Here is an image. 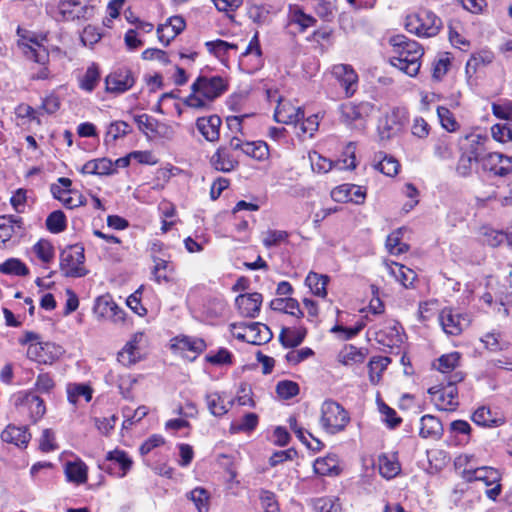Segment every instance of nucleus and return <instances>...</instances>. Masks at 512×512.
<instances>
[{"label": "nucleus", "mask_w": 512, "mask_h": 512, "mask_svg": "<svg viewBox=\"0 0 512 512\" xmlns=\"http://www.w3.org/2000/svg\"><path fill=\"white\" fill-rule=\"evenodd\" d=\"M228 87V80L220 75H200L192 83V93L184 99V104L194 109H207Z\"/></svg>", "instance_id": "1"}, {"label": "nucleus", "mask_w": 512, "mask_h": 512, "mask_svg": "<svg viewBox=\"0 0 512 512\" xmlns=\"http://www.w3.org/2000/svg\"><path fill=\"white\" fill-rule=\"evenodd\" d=\"M389 43L393 47V55L390 63L409 76H416L421 67L423 48L415 40L408 39L404 35H396L390 38Z\"/></svg>", "instance_id": "2"}, {"label": "nucleus", "mask_w": 512, "mask_h": 512, "mask_svg": "<svg viewBox=\"0 0 512 512\" xmlns=\"http://www.w3.org/2000/svg\"><path fill=\"white\" fill-rule=\"evenodd\" d=\"M16 35L18 37L17 47L27 59L40 65L48 63L49 52L43 45V41L46 40L45 35H37L35 32L20 26L17 27Z\"/></svg>", "instance_id": "3"}, {"label": "nucleus", "mask_w": 512, "mask_h": 512, "mask_svg": "<svg viewBox=\"0 0 512 512\" xmlns=\"http://www.w3.org/2000/svg\"><path fill=\"white\" fill-rule=\"evenodd\" d=\"M350 416L345 408L334 400H325L321 405L320 425L328 434H336L345 429Z\"/></svg>", "instance_id": "4"}, {"label": "nucleus", "mask_w": 512, "mask_h": 512, "mask_svg": "<svg viewBox=\"0 0 512 512\" xmlns=\"http://www.w3.org/2000/svg\"><path fill=\"white\" fill-rule=\"evenodd\" d=\"M441 27V19L427 9L408 15L405 21L407 31L420 37H433L438 34Z\"/></svg>", "instance_id": "5"}, {"label": "nucleus", "mask_w": 512, "mask_h": 512, "mask_svg": "<svg viewBox=\"0 0 512 512\" xmlns=\"http://www.w3.org/2000/svg\"><path fill=\"white\" fill-rule=\"evenodd\" d=\"M465 374L462 371H456L446 376L447 384L445 386H434L429 388L428 393L436 397V404L441 410L452 411L458 406L457 383L464 380Z\"/></svg>", "instance_id": "6"}, {"label": "nucleus", "mask_w": 512, "mask_h": 512, "mask_svg": "<svg viewBox=\"0 0 512 512\" xmlns=\"http://www.w3.org/2000/svg\"><path fill=\"white\" fill-rule=\"evenodd\" d=\"M84 247L80 244L69 245L60 253V269L66 277L80 278L87 275L84 266Z\"/></svg>", "instance_id": "7"}, {"label": "nucleus", "mask_w": 512, "mask_h": 512, "mask_svg": "<svg viewBox=\"0 0 512 512\" xmlns=\"http://www.w3.org/2000/svg\"><path fill=\"white\" fill-rule=\"evenodd\" d=\"M372 110L373 106L368 102L342 104L340 106L341 121L350 128L362 130L365 125V119Z\"/></svg>", "instance_id": "8"}, {"label": "nucleus", "mask_w": 512, "mask_h": 512, "mask_svg": "<svg viewBox=\"0 0 512 512\" xmlns=\"http://www.w3.org/2000/svg\"><path fill=\"white\" fill-rule=\"evenodd\" d=\"M133 464L128 454L119 449L107 453L105 460L99 467L111 475L123 478L129 472Z\"/></svg>", "instance_id": "9"}, {"label": "nucleus", "mask_w": 512, "mask_h": 512, "mask_svg": "<svg viewBox=\"0 0 512 512\" xmlns=\"http://www.w3.org/2000/svg\"><path fill=\"white\" fill-rule=\"evenodd\" d=\"M439 322L446 334L457 336L470 325L471 319L468 314L459 313L452 308H444L439 314Z\"/></svg>", "instance_id": "10"}, {"label": "nucleus", "mask_w": 512, "mask_h": 512, "mask_svg": "<svg viewBox=\"0 0 512 512\" xmlns=\"http://www.w3.org/2000/svg\"><path fill=\"white\" fill-rule=\"evenodd\" d=\"M13 398L15 407L27 409L34 422L39 420L46 412L43 399L31 390L20 391Z\"/></svg>", "instance_id": "11"}, {"label": "nucleus", "mask_w": 512, "mask_h": 512, "mask_svg": "<svg viewBox=\"0 0 512 512\" xmlns=\"http://www.w3.org/2000/svg\"><path fill=\"white\" fill-rule=\"evenodd\" d=\"M481 166L494 176L505 177L512 172V156L491 152L481 158Z\"/></svg>", "instance_id": "12"}, {"label": "nucleus", "mask_w": 512, "mask_h": 512, "mask_svg": "<svg viewBox=\"0 0 512 512\" xmlns=\"http://www.w3.org/2000/svg\"><path fill=\"white\" fill-rule=\"evenodd\" d=\"M58 11L64 21L89 19L94 8L82 3V0H60Z\"/></svg>", "instance_id": "13"}, {"label": "nucleus", "mask_w": 512, "mask_h": 512, "mask_svg": "<svg viewBox=\"0 0 512 512\" xmlns=\"http://www.w3.org/2000/svg\"><path fill=\"white\" fill-rule=\"evenodd\" d=\"M135 83L130 69L122 67L114 70L105 78L106 91L109 93H124Z\"/></svg>", "instance_id": "14"}, {"label": "nucleus", "mask_w": 512, "mask_h": 512, "mask_svg": "<svg viewBox=\"0 0 512 512\" xmlns=\"http://www.w3.org/2000/svg\"><path fill=\"white\" fill-rule=\"evenodd\" d=\"M332 75L344 89L345 96H353L358 86V75L352 66L347 64L334 65L332 68Z\"/></svg>", "instance_id": "15"}, {"label": "nucleus", "mask_w": 512, "mask_h": 512, "mask_svg": "<svg viewBox=\"0 0 512 512\" xmlns=\"http://www.w3.org/2000/svg\"><path fill=\"white\" fill-rule=\"evenodd\" d=\"M331 197L336 202L362 204L365 201L366 192L361 186L343 184L331 191Z\"/></svg>", "instance_id": "16"}, {"label": "nucleus", "mask_w": 512, "mask_h": 512, "mask_svg": "<svg viewBox=\"0 0 512 512\" xmlns=\"http://www.w3.org/2000/svg\"><path fill=\"white\" fill-rule=\"evenodd\" d=\"M263 297L258 292L241 294L236 297L235 303L241 315L255 318L260 312Z\"/></svg>", "instance_id": "17"}, {"label": "nucleus", "mask_w": 512, "mask_h": 512, "mask_svg": "<svg viewBox=\"0 0 512 512\" xmlns=\"http://www.w3.org/2000/svg\"><path fill=\"white\" fill-rule=\"evenodd\" d=\"M461 476L467 482L482 481L486 486L493 485L500 480L499 472L492 467L486 466L464 469Z\"/></svg>", "instance_id": "18"}, {"label": "nucleus", "mask_w": 512, "mask_h": 512, "mask_svg": "<svg viewBox=\"0 0 512 512\" xmlns=\"http://www.w3.org/2000/svg\"><path fill=\"white\" fill-rule=\"evenodd\" d=\"M3 442L13 444L19 448H26L31 439L27 426H15L9 424L1 433Z\"/></svg>", "instance_id": "19"}, {"label": "nucleus", "mask_w": 512, "mask_h": 512, "mask_svg": "<svg viewBox=\"0 0 512 512\" xmlns=\"http://www.w3.org/2000/svg\"><path fill=\"white\" fill-rule=\"evenodd\" d=\"M50 191L66 208L73 209L85 204V198L78 191L64 189L57 184H52Z\"/></svg>", "instance_id": "20"}, {"label": "nucleus", "mask_w": 512, "mask_h": 512, "mask_svg": "<svg viewBox=\"0 0 512 512\" xmlns=\"http://www.w3.org/2000/svg\"><path fill=\"white\" fill-rule=\"evenodd\" d=\"M186 23L181 16H172L168 23L160 25L157 28V34L160 42L168 45L172 39L185 29Z\"/></svg>", "instance_id": "21"}, {"label": "nucleus", "mask_w": 512, "mask_h": 512, "mask_svg": "<svg viewBox=\"0 0 512 512\" xmlns=\"http://www.w3.org/2000/svg\"><path fill=\"white\" fill-rule=\"evenodd\" d=\"M221 123V118L218 115H211L198 118L196 127L207 141L214 142L219 139Z\"/></svg>", "instance_id": "22"}, {"label": "nucleus", "mask_w": 512, "mask_h": 512, "mask_svg": "<svg viewBox=\"0 0 512 512\" xmlns=\"http://www.w3.org/2000/svg\"><path fill=\"white\" fill-rule=\"evenodd\" d=\"M274 119L279 123L297 125L304 119V112L301 108H296L289 103L279 101L274 112Z\"/></svg>", "instance_id": "23"}, {"label": "nucleus", "mask_w": 512, "mask_h": 512, "mask_svg": "<svg viewBox=\"0 0 512 512\" xmlns=\"http://www.w3.org/2000/svg\"><path fill=\"white\" fill-rule=\"evenodd\" d=\"M247 342L254 345H262L272 339V332L270 328L260 322L248 323L247 329Z\"/></svg>", "instance_id": "24"}, {"label": "nucleus", "mask_w": 512, "mask_h": 512, "mask_svg": "<svg viewBox=\"0 0 512 512\" xmlns=\"http://www.w3.org/2000/svg\"><path fill=\"white\" fill-rule=\"evenodd\" d=\"M419 435L422 438L439 439L443 434V426L438 418L433 415H424L420 420Z\"/></svg>", "instance_id": "25"}, {"label": "nucleus", "mask_w": 512, "mask_h": 512, "mask_svg": "<svg viewBox=\"0 0 512 512\" xmlns=\"http://www.w3.org/2000/svg\"><path fill=\"white\" fill-rule=\"evenodd\" d=\"M114 164L110 159L107 158H99L87 161L80 172L82 174H90V175H109L112 174L115 169L113 168Z\"/></svg>", "instance_id": "26"}, {"label": "nucleus", "mask_w": 512, "mask_h": 512, "mask_svg": "<svg viewBox=\"0 0 512 512\" xmlns=\"http://www.w3.org/2000/svg\"><path fill=\"white\" fill-rule=\"evenodd\" d=\"M314 472L321 476L338 475L340 468L338 465V458L335 454H329L326 457L317 458L314 461Z\"/></svg>", "instance_id": "27"}, {"label": "nucleus", "mask_w": 512, "mask_h": 512, "mask_svg": "<svg viewBox=\"0 0 512 512\" xmlns=\"http://www.w3.org/2000/svg\"><path fill=\"white\" fill-rule=\"evenodd\" d=\"M374 162L375 169L379 170L386 176L394 177L399 172L400 164L397 159L392 156H388L380 152L375 156Z\"/></svg>", "instance_id": "28"}, {"label": "nucleus", "mask_w": 512, "mask_h": 512, "mask_svg": "<svg viewBox=\"0 0 512 512\" xmlns=\"http://www.w3.org/2000/svg\"><path fill=\"white\" fill-rule=\"evenodd\" d=\"M305 335V329L284 327L280 332L279 341L285 348H294L303 342Z\"/></svg>", "instance_id": "29"}, {"label": "nucleus", "mask_w": 512, "mask_h": 512, "mask_svg": "<svg viewBox=\"0 0 512 512\" xmlns=\"http://www.w3.org/2000/svg\"><path fill=\"white\" fill-rule=\"evenodd\" d=\"M67 398L68 401L76 405L81 397L86 402L91 401L93 390L90 385L85 383H70L67 385Z\"/></svg>", "instance_id": "30"}, {"label": "nucleus", "mask_w": 512, "mask_h": 512, "mask_svg": "<svg viewBox=\"0 0 512 512\" xmlns=\"http://www.w3.org/2000/svg\"><path fill=\"white\" fill-rule=\"evenodd\" d=\"M22 219L14 216H0V243L8 242L15 233V227L21 229Z\"/></svg>", "instance_id": "31"}, {"label": "nucleus", "mask_w": 512, "mask_h": 512, "mask_svg": "<svg viewBox=\"0 0 512 512\" xmlns=\"http://www.w3.org/2000/svg\"><path fill=\"white\" fill-rule=\"evenodd\" d=\"M328 281L329 277L327 275L315 272H310L305 279V283L311 292L318 297H325L327 295L326 286Z\"/></svg>", "instance_id": "32"}, {"label": "nucleus", "mask_w": 512, "mask_h": 512, "mask_svg": "<svg viewBox=\"0 0 512 512\" xmlns=\"http://www.w3.org/2000/svg\"><path fill=\"white\" fill-rule=\"evenodd\" d=\"M483 242L491 247H498L503 243L511 244L512 237H508V233L502 230H496L489 227H484L482 230Z\"/></svg>", "instance_id": "33"}, {"label": "nucleus", "mask_w": 512, "mask_h": 512, "mask_svg": "<svg viewBox=\"0 0 512 512\" xmlns=\"http://www.w3.org/2000/svg\"><path fill=\"white\" fill-rule=\"evenodd\" d=\"M390 273L399 281L404 287L408 288L413 285L416 279V273L399 263H393L390 267Z\"/></svg>", "instance_id": "34"}, {"label": "nucleus", "mask_w": 512, "mask_h": 512, "mask_svg": "<svg viewBox=\"0 0 512 512\" xmlns=\"http://www.w3.org/2000/svg\"><path fill=\"white\" fill-rule=\"evenodd\" d=\"M143 334H137L134 339L129 341L124 348L118 353V361L123 365L129 366L136 363L138 358L137 350V339L142 338Z\"/></svg>", "instance_id": "35"}, {"label": "nucleus", "mask_w": 512, "mask_h": 512, "mask_svg": "<svg viewBox=\"0 0 512 512\" xmlns=\"http://www.w3.org/2000/svg\"><path fill=\"white\" fill-rule=\"evenodd\" d=\"M461 354L459 352H451L444 354L437 359V369L442 374H453L455 369L459 366Z\"/></svg>", "instance_id": "36"}, {"label": "nucleus", "mask_w": 512, "mask_h": 512, "mask_svg": "<svg viewBox=\"0 0 512 512\" xmlns=\"http://www.w3.org/2000/svg\"><path fill=\"white\" fill-rule=\"evenodd\" d=\"M65 474L69 481L78 484L84 483L87 480V468L83 462H68Z\"/></svg>", "instance_id": "37"}, {"label": "nucleus", "mask_w": 512, "mask_h": 512, "mask_svg": "<svg viewBox=\"0 0 512 512\" xmlns=\"http://www.w3.org/2000/svg\"><path fill=\"white\" fill-rule=\"evenodd\" d=\"M378 462L379 472L386 479H392L400 472L399 463L385 454L379 456Z\"/></svg>", "instance_id": "38"}, {"label": "nucleus", "mask_w": 512, "mask_h": 512, "mask_svg": "<svg viewBox=\"0 0 512 512\" xmlns=\"http://www.w3.org/2000/svg\"><path fill=\"white\" fill-rule=\"evenodd\" d=\"M402 239V229H398L393 231L390 235H388L386 239V248L393 255H400L409 250V245L403 243Z\"/></svg>", "instance_id": "39"}, {"label": "nucleus", "mask_w": 512, "mask_h": 512, "mask_svg": "<svg viewBox=\"0 0 512 512\" xmlns=\"http://www.w3.org/2000/svg\"><path fill=\"white\" fill-rule=\"evenodd\" d=\"M467 140L469 142V146L465 152L474 158L481 159L484 156L482 154L486 150L485 143L488 141L487 136L472 134L467 137Z\"/></svg>", "instance_id": "40"}, {"label": "nucleus", "mask_w": 512, "mask_h": 512, "mask_svg": "<svg viewBox=\"0 0 512 512\" xmlns=\"http://www.w3.org/2000/svg\"><path fill=\"white\" fill-rule=\"evenodd\" d=\"M243 153L256 160H264L268 157L269 150L265 142H245Z\"/></svg>", "instance_id": "41"}, {"label": "nucleus", "mask_w": 512, "mask_h": 512, "mask_svg": "<svg viewBox=\"0 0 512 512\" xmlns=\"http://www.w3.org/2000/svg\"><path fill=\"white\" fill-rule=\"evenodd\" d=\"M211 162L217 170L223 172H229L233 170L236 165V162L232 160L226 151L222 148H219L212 156Z\"/></svg>", "instance_id": "42"}, {"label": "nucleus", "mask_w": 512, "mask_h": 512, "mask_svg": "<svg viewBox=\"0 0 512 512\" xmlns=\"http://www.w3.org/2000/svg\"><path fill=\"white\" fill-rule=\"evenodd\" d=\"M52 349L58 350L54 344L48 342L31 344L28 348L27 355L35 361L47 363L48 359L43 353L52 352Z\"/></svg>", "instance_id": "43"}, {"label": "nucleus", "mask_w": 512, "mask_h": 512, "mask_svg": "<svg viewBox=\"0 0 512 512\" xmlns=\"http://www.w3.org/2000/svg\"><path fill=\"white\" fill-rule=\"evenodd\" d=\"M0 272L4 274L26 276L29 273V269L19 259L11 258L0 264Z\"/></svg>", "instance_id": "44"}, {"label": "nucleus", "mask_w": 512, "mask_h": 512, "mask_svg": "<svg viewBox=\"0 0 512 512\" xmlns=\"http://www.w3.org/2000/svg\"><path fill=\"white\" fill-rule=\"evenodd\" d=\"M316 512H341V504L337 498L321 497L312 500Z\"/></svg>", "instance_id": "45"}, {"label": "nucleus", "mask_w": 512, "mask_h": 512, "mask_svg": "<svg viewBox=\"0 0 512 512\" xmlns=\"http://www.w3.org/2000/svg\"><path fill=\"white\" fill-rule=\"evenodd\" d=\"M99 80L100 73L98 66L96 64H92L87 68L83 78L81 79L80 87L87 92H91L95 89Z\"/></svg>", "instance_id": "46"}, {"label": "nucleus", "mask_w": 512, "mask_h": 512, "mask_svg": "<svg viewBox=\"0 0 512 512\" xmlns=\"http://www.w3.org/2000/svg\"><path fill=\"white\" fill-rule=\"evenodd\" d=\"M46 228L54 234L66 229V217L61 210L50 213L46 219Z\"/></svg>", "instance_id": "47"}, {"label": "nucleus", "mask_w": 512, "mask_h": 512, "mask_svg": "<svg viewBox=\"0 0 512 512\" xmlns=\"http://www.w3.org/2000/svg\"><path fill=\"white\" fill-rule=\"evenodd\" d=\"M206 402L210 413L214 416H222L228 412V407L224 403V399L218 393H210L206 395Z\"/></svg>", "instance_id": "48"}, {"label": "nucleus", "mask_w": 512, "mask_h": 512, "mask_svg": "<svg viewBox=\"0 0 512 512\" xmlns=\"http://www.w3.org/2000/svg\"><path fill=\"white\" fill-rule=\"evenodd\" d=\"M131 132V126L124 121H114L112 122L105 136V142H109L110 140L115 141L120 137H124L125 135Z\"/></svg>", "instance_id": "49"}, {"label": "nucleus", "mask_w": 512, "mask_h": 512, "mask_svg": "<svg viewBox=\"0 0 512 512\" xmlns=\"http://www.w3.org/2000/svg\"><path fill=\"white\" fill-rule=\"evenodd\" d=\"M492 59H493V55L488 52L473 54L466 63V73L469 76H472V74L476 73L477 69L481 65H486V64L491 63Z\"/></svg>", "instance_id": "50"}, {"label": "nucleus", "mask_w": 512, "mask_h": 512, "mask_svg": "<svg viewBox=\"0 0 512 512\" xmlns=\"http://www.w3.org/2000/svg\"><path fill=\"white\" fill-rule=\"evenodd\" d=\"M472 420L475 424L484 427L496 426L498 423V421L493 417L491 410L485 406L478 408L473 413Z\"/></svg>", "instance_id": "51"}, {"label": "nucleus", "mask_w": 512, "mask_h": 512, "mask_svg": "<svg viewBox=\"0 0 512 512\" xmlns=\"http://www.w3.org/2000/svg\"><path fill=\"white\" fill-rule=\"evenodd\" d=\"M288 233L282 230H267L262 233V242L266 248L278 246L283 242H286Z\"/></svg>", "instance_id": "52"}, {"label": "nucleus", "mask_w": 512, "mask_h": 512, "mask_svg": "<svg viewBox=\"0 0 512 512\" xmlns=\"http://www.w3.org/2000/svg\"><path fill=\"white\" fill-rule=\"evenodd\" d=\"M437 115L442 127L447 131L455 132L459 128L458 122L456 121L453 113L448 108L439 106L437 108Z\"/></svg>", "instance_id": "53"}, {"label": "nucleus", "mask_w": 512, "mask_h": 512, "mask_svg": "<svg viewBox=\"0 0 512 512\" xmlns=\"http://www.w3.org/2000/svg\"><path fill=\"white\" fill-rule=\"evenodd\" d=\"M258 424V416L255 413H246L239 422L231 424V431L234 433L241 431H252Z\"/></svg>", "instance_id": "54"}, {"label": "nucleus", "mask_w": 512, "mask_h": 512, "mask_svg": "<svg viewBox=\"0 0 512 512\" xmlns=\"http://www.w3.org/2000/svg\"><path fill=\"white\" fill-rule=\"evenodd\" d=\"M276 392L282 399H290L299 393V385L290 380H283L277 383Z\"/></svg>", "instance_id": "55"}, {"label": "nucleus", "mask_w": 512, "mask_h": 512, "mask_svg": "<svg viewBox=\"0 0 512 512\" xmlns=\"http://www.w3.org/2000/svg\"><path fill=\"white\" fill-rule=\"evenodd\" d=\"M37 257L44 263H49L54 257L52 244L47 240H39L33 247Z\"/></svg>", "instance_id": "56"}, {"label": "nucleus", "mask_w": 512, "mask_h": 512, "mask_svg": "<svg viewBox=\"0 0 512 512\" xmlns=\"http://www.w3.org/2000/svg\"><path fill=\"white\" fill-rule=\"evenodd\" d=\"M340 361L345 364L349 365L352 363H360L364 361V354L358 350L356 347L350 345L345 347L339 355Z\"/></svg>", "instance_id": "57"}, {"label": "nucleus", "mask_w": 512, "mask_h": 512, "mask_svg": "<svg viewBox=\"0 0 512 512\" xmlns=\"http://www.w3.org/2000/svg\"><path fill=\"white\" fill-rule=\"evenodd\" d=\"M478 162L481 163V159L474 158L473 156L464 152L458 161L456 167L457 173L463 177L469 176L472 172L474 164Z\"/></svg>", "instance_id": "58"}, {"label": "nucleus", "mask_w": 512, "mask_h": 512, "mask_svg": "<svg viewBox=\"0 0 512 512\" xmlns=\"http://www.w3.org/2000/svg\"><path fill=\"white\" fill-rule=\"evenodd\" d=\"M205 45L208 51L218 58L224 56L230 49H237L236 44L229 43L221 39L208 41L205 43Z\"/></svg>", "instance_id": "59"}, {"label": "nucleus", "mask_w": 512, "mask_h": 512, "mask_svg": "<svg viewBox=\"0 0 512 512\" xmlns=\"http://www.w3.org/2000/svg\"><path fill=\"white\" fill-rule=\"evenodd\" d=\"M309 159L313 171L318 173H326L332 169V162L329 159L321 156L316 151L309 153Z\"/></svg>", "instance_id": "60"}, {"label": "nucleus", "mask_w": 512, "mask_h": 512, "mask_svg": "<svg viewBox=\"0 0 512 512\" xmlns=\"http://www.w3.org/2000/svg\"><path fill=\"white\" fill-rule=\"evenodd\" d=\"M188 497L195 504L199 512L208 510V494L203 488H195L189 492Z\"/></svg>", "instance_id": "61"}, {"label": "nucleus", "mask_w": 512, "mask_h": 512, "mask_svg": "<svg viewBox=\"0 0 512 512\" xmlns=\"http://www.w3.org/2000/svg\"><path fill=\"white\" fill-rule=\"evenodd\" d=\"M389 363L390 359L388 357H378L370 360L369 371L371 382L376 383L379 380L380 373L387 367Z\"/></svg>", "instance_id": "62"}, {"label": "nucleus", "mask_w": 512, "mask_h": 512, "mask_svg": "<svg viewBox=\"0 0 512 512\" xmlns=\"http://www.w3.org/2000/svg\"><path fill=\"white\" fill-rule=\"evenodd\" d=\"M491 133L494 140L506 143L512 141V130L507 124H495L491 127Z\"/></svg>", "instance_id": "63"}, {"label": "nucleus", "mask_w": 512, "mask_h": 512, "mask_svg": "<svg viewBox=\"0 0 512 512\" xmlns=\"http://www.w3.org/2000/svg\"><path fill=\"white\" fill-rule=\"evenodd\" d=\"M492 112L499 119L509 120L512 116V101L504 100L499 103H493Z\"/></svg>", "instance_id": "64"}]
</instances>
